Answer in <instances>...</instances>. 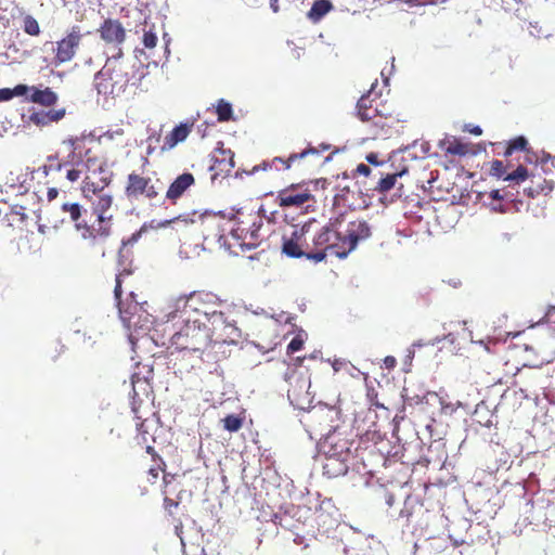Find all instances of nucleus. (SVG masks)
Returning a JSON list of instances; mask_svg holds the SVG:
<instances>
[{
    "mask_svg": "<svg viewBox=\"0 0 555 555\" xmlns=\"http://www.w3.org/2000/svg\"><path fill=\"white\" fill-rule=\"evenodd\" d=\"M287 396H288V399H291L292 401L296 399V390L295 389H288L287 390Z\"/></svg>",
    "mask_w": 555,
    "mask_h": 555,
    "instance_id": "603ef678",
    "label": "nucleus"
},
{
    "mask_svg": "<svg viewBox=\"0 0 555 555\" xmlns=\"http://www.w3.org/2000/svg\"><path fill=\"white\" fill-rule=\"evenodd\" d=\"M59 195V191L56 188H50L48 189V192H47V198L49 202H52L54 201Z\"/></svg>",
    "mask_w": 555,
    "mask_h": 555,
    "instance_id": "a18cd8bd",
    "label": "nucleus"
},
{
    "mask_svg": "<svg viewBox=\"0 0 555 555\" xmlns=\"http://www.w3.org/2000/svg\"><path fill=\"white\" fill-rule=\"evenodd\" d=\"M23 29L29 36H38L40 26L37 20L31 15H26L23 20Z\"/></svg>",
    "mask_w": 555,
    "mask_h": 555,
    "instance_id": "c85d7f7f",
    "label": "nucleus"
},
{
    "mask_svg": "<svg viewBox=\"0 0 555 555\" xmlns=\"http://www.w3.org/2000/svg\"><path fill=\"white\" fill-rule=\"evenodd\" d=\"M300 539H301L300 537L296 538V539L294 540V541H295V543H299V542H300Z\"/></svg>",
    "mask_w": 555,
    "mask_h": 555,
    "instance_id": "6e6d98bb",
    "label": "nucleus"
},
{
    "mask_svg": "<svg viewBox=\"0 0 555 555\" xmlns=\"http://www.w3.org/2000/svg\"><path fill=\"white\" fill-rule=\"evenodd\" d=\"M326 227L334 234L330 241L331 256L338 258L347 257L360 242L372 234L367 221L353 214H340L331 218Z\"/></svg>",
    "mask_w": 555,
    "mask_h": 555,
    "instance_id": "7ed1b4c3",
    "label": "nucleus"
},
{
    "mask_svg": "<svg viewBox=\"0 0 555 555\" xmlns=\"http://www.w3.org/2000/svg\"><path fill=\"white\" fill-rule=\"evenodd\" d=\"M490 197H491L492 199H496V201H500V199H502V198H503V196L501 195L500 190H492V191L490 192Z\"/></svg>",
    "mask_w": 555,
    "mask_h": 555,
    "instance_id": "09e8293b",
    "label": "nucleus"
},
{
    "mask_svg": "<svg viewBox=\"0 0 555 555\" xmlns=\"http://www.w3.org/2000/svg\"><path fill=\"white\" fill-rule=\"evenodd\" d=\"M408 170L404 168L400 171L387 172V173H374L372 181H358V183L362 184L360 191L365 195H374L377 194L384 195L390 190H392L398 181V178H401Z\"/></svg>",
    "mask_w": 555,
    "mask_h": 555,
    "instance_id": "2eb2a0df",
    "label": "nucleus"
},
{
    "mask_svg": "<svg viewBox=\"0 0 555 555\" xmlns=\"http://www.w3.org/2000/svg\"><path fill=\"white\" fill-rule=\"evenodd\" d=\"M385 362H386V364H387L388 366H393V365H395V363H396V360H395V358H393V357H387V358L385 359Z\"/></svg>",
    "mask_w": 555,
    "mask_h": 555,
    "instance_id": "3c124183",
    "label": "nucleus"
},
{
    "mask_svg": "<svg viewBox=\"0 0 555 555\" xmlns=\"http://www.w3.org/2000/svg\"><path fill=\"white\" fill-rule=\"evenodd\" d=\"M80 176H81V170L80 169H76V168H69L67 171H66V178L70 181V182H76L80 179Z\"/></svg>",
    "mask_w": 555,
    "mask_h": 555,
    "instance_id": "79ce46f5",
    "label": "nucleus"
},
{
    "mask_svg": "<svg viewBox=\"0 0 555 555\" xmlns=\"http://www.w3.org/2000/svg\"><path fill=\"white\" fill-rule=\"evenodd\" d=\"M319 185L325 189L327 180L317 179L291 183L278 192L275 203L283 210L300 209L305 212L314 211L318 201L313 192Z\"/></svg>",
    "mask_w": 555,
    "mask_h": 555,
    "instance_id": "6e6552de",
    "label": "nucleus"
},
{
    "mask_svg": "<svg viewBox=\"0 0 555 555\" xmlns=\"http://www.w3.org/2000/svg\"><path fill=\"white\" fill-rule=\"evenodd\" d=\"M92 205L93 214L96 215L98 227L105 225L112 233L111 219L108 211L113 205V196L104 191L95 192V194L85 195Z\"/></svg>",
    "mask_w": 555,
    "mask_h": 555,
    "instance_id": "dca6fc26",
    "label": "nucleus"
},
{
    "mask_svg": "<svg viewBox=\"0 0 555 555\" xmlns=\"http://www.w3.org/2000/svg\"><path fill=\"white\" fill-rule=\"evenodd\" d=\"M367 398L370 399L371 405L375 408H385L384 404L379 403L377 400V392L374 388L367 390Z\"/></svg>",
    "mask_w": 555,
    "mask_h": 555,
    "instance_id": "a19ab883",
    "label": "nucleus"
},
{
    "mask_svg": "<svg viewBox=\"0 0 555 555\" xmlns=\"http://www.w3.org/2000/svg\"><path fill=\"white\" fill-rule=\"evenodd\" d=\"M178 142L179 141H166V143L162 146V151L173 149Z\"/></svg>",
    "mask_w": 555,
    "mask_h": 555,
    "instance_id": "de8ad7c7",
    "label": "nucleus"
},
{
    "mask_svg": "<svg viewBox=\"0 0 555 555\" xmlns=\"http://www.w3.org/2000/svg\"><path fill=\"white\" fill-rule=\"evenodd\" d=\"M343 178H345V179L352 178V173L348 175L347 172H344Z\"/></svg>",
    "mask_w": 555,
    "mask_h": 555,
    "instance_id": "864d4df0",
    "label": "nucleus"
},
{
    "mask_svg": "<svg viewBox=\"0 0 555 555\" xmlns=\"http://www.w3.org/2000/svg\"><path fill=\"white\" fill-rule=\"evenodd\" d=\"M221 301L217 295L195 291L188 295H181L168 304L165 312L167 322L186 321L194 324H208L215 331L232 328L227 322L225 313L219 310Z\"/></svg>",
    "mask_w": 555,
    "mask_h": 555,
    "instance_id": "f257e3e1",
    "label": "nucleus"
},
{
    "mask_svg": "<svg viewBox=\"0 0 555 555\" xmlns=\"http://www.w3.org/2000/svg\"><path fill=\"white\" fill-rule=\"evenodd\" d=\"M183 323L181 328L171 336V346L179 351L202 352L212 341H225V337L208 324L175 321Z\"/></svg>",
    "mask_w": 555,
    "mask_h": 555,
    "instance_id": "0eeeda50",
    "label": "nucleus"
},
{
    "mask_svg": "<svg viewBox=\"0 0 555 555\" xmlns=\"http://www.w3.org/2000/svg\"><path fill=\"white\" fill-rule=\"evenodd\" d=\"M122 49L108 57L104 66L94 76V88L104 96H118L129 85V64L122 60Z\"/></svg>",
    "mask_w": 555,
    "mask_h": 555,
    "instance_id": "423d86ee",
    "label": "nucleus"
},
{
    "mask_svg": "<svg viewBox=\"0 0 555 555\" xmlns=\"http://www.w3.org/2000/svg\"><path fill=\"white\" fill-rule=\"evenodd\" d=\"M234 168V153L224 149L219 141L218 146L209 155V184L215 186L227 178Z\"/></svg>",
    "mask_w": 555,
    "mask_h": 555,
    "instance_id": "f8f14e48",
    "label": "nucleus"
},
{
    "mask_svg": "<svg viewBox=\"0 0 555 555\" xmlns=\"http://www.w3.org/2000/svg\"><path fill=\"white\" fill-rule=\"evenodd\" d=\"M131 385H132V395H131V410L134 414V417L140 421L137 423L138 437L141 439V442L146 444V453L151 454L153 459L157 456L155 449L153 446L149 444L150 440L154 441L153 434L151 433L154 423L149 418L142 420L140 415V405L141 400L139 399V390L143 392H149L150 386V377L144 376L140 377L138 373H133L131 376Z\"/></svg>",
    "mask_w": 555,
    "mask_h": 555,
    "instance_id": "1a4fd4ad",
    "label": "nucleus"
},
{
    "mask_svg": "<svg viewBox=\"0 0 555 555\" xmlns=\"http://www.w3.org/2000/svg\"><path fill=\"white\" fill-rule=\"evenodd\" d=\"M83 158L88 173L82 182V194L90 195L104 191L111 182L112 173L107 170L102 159L91 154L90 149L86 150Z\"/></svg>",
    "mask_w": 555,
    "mask_h": 555,
    "instance_id": "9d476101",
    "label": "nucleus"
},
{
    "mask_svg": "<svg viewBox=\"0 0 555 555\" xmlns=\"http://www.w3.org/2000/svg\"><path fill=\"white\" fill-rule=\"evenodd\" d=\"M333 9V4L330 0H315L307 13V16L310 21L317 23L321 18L324 17L331 10Z\"/></svg>",
    "mask_w": 555,
    "mask_h": 555,
    "instance_id": "393cba45",
    "label": "nucleus"
},
{
    "mask_svg": "<svg viewBox=\"0 0 555 555\" xmlns=\"http://www.w3.org/2000/svg\"><path fill=\"white\" fill-rule=\"evenodd\" d=\"M245 415L241 414H228L223 418H221V423L223 424V428L229 433L238 431L244 424Z\"/></svg>",
    "mask_w": 555,
    "mask_h": 555,
    "instance_id": "a878e982",
    "label": "nucleus"
},
{
    "mask_svg": "<svg viewBox=\"0 0 555 555\" xmlns=\"http://www.w3.org/2000/svg\"><path fill=\"white\" fill-rule=\"evenodd\" d=\"M178 506H179V501H175L168 496H165L164 508L168 514L172 515L173 508H177Z\"/></svg>",
    "mask_w": 555,
    "mask_h": 555,
    "instance_id": "ea45409f",
    "label": "nucleus"
},
{
    "mask_svg": "<svg viewBox=\"0 0 555 555\" xmlns=\"http://www.w3.org/2000/svg\"><path fill=\"white\" fill-rule=\"evenodd\" d=\"M284 379L292 385V380L296 379L297 384H300V388L307 387V380L299 376L296 369H288L284 374Z\"/></svg>",
    "mask_w": 555,
    "mask_h": 555,
    "instance_id": "473e14b6",
    "label": "nucleus"
},
{
    "mask_svg": "<svg viewBox=\"0 0 555 555\" xmlns=\"http://www.w3.org/2000/svg\"><path fill=\"white\" fill-rule=\"evenodd\" d=\"M29 92V87L26 85H16L14 88L0 89V103L11 101L14 96L26 95Z\"/></svg>",
    "mask_w": 555,
    "mask_h": 555,
    "instance_id": "bb28decb",
    "label": "nucleus"
},
{
    "mask_svg": "<svg viewBox=\"0 0 555 555\" xmlns=\"http://www.w3.org/2000/svg\"><path fill=\"white\" fill-rule=\"evenodd\" d=\"M440 147L450 162L476 155L482 147L462 141H440Z\"/></svg>",
    "mask_w": 555,
    "mask_h": 555,
    "instance_id": "a211bd4d",
    "label": "nucleus"
},
{
    "mask_svg": "<svg viewBox=\"0 0 555 555\" xmlns=\"http://www.w3.org/2000/svg\"><path fill=\"white\" fill-rule=\"evenodd\" d=\"M545 320L547 323L555 325V306H552L547 309L545 313Z\"/></svg>",
    "mask_w": 555,
    "mask_h": 555,
    "instance_id": "37998d69",
    "label": "nucleus"
},
{
    "mask_svg": "<svg viewBox=\"0 0 555 555\" xmlns=\"http://www.w3.org/2000/svg\"><path fill=\"white\" fill-rule=\"evenodd\" d=\"M127 198L138 201L140 197L154 199L158 196V188L152 182V179L137 172H131L127 178L125 186Z\"/></svg>",
    "mask_w": 555,
    "mask_h": 555,
    "instance_id": "4468645a",
    "label": "nucleus"
},
{
    "mask_svg": "<svg viewBox=\"0 0 555 555\" xmlns=\"http://www.w3.org/2000/svg\"><path fill=\"white\" fill-rule=\"evenodd\" d=\"M66 114L65 108L52 109L41 115L38 122L48 124L61 120Z\"/></svg>",
    "mask_w": 555,
    "mask_h": 555,
    "instance_id": "c756f323",
    "label": "nucleus"
},
{
    "mask_svg": "<svg viewBox=\"0 0 555 555\" xmlns=\"http://www.w3.org/2000/svg\"><path fill=\"white\" fill-rule=\"evenodd\" d=\"M157 36L153 29L145 30L143 34L142 42L145 48L153 49L157 44Z\"/></svg>",
    "mask_w": 555,
    "mask_h": 555,
    "instance_id": "72a5a7b5",
    "label": "nucleus"
},
{
    "mask_svg": "<svg viewBox=\"0 0 555 555\" xmlns=\"http://www.w3.org/2000/svg\"><path fill=\"white\" fill-rule=\"evenodd\" d=\"M26 210L27 207L22 204H14L11 207V214L18 216L20 221H25L28 218Z\"/></svg>",
    "mask_w": 555,
    "mask_h": 555,
    "instance_id": "e433bc0d",
    "label": "nucleus"
},
{
    "mask_svg": "<svg viewBox=\"0 0 555 555\" xmlns=\"http://www.w3.org/2000/svg\"><path fill=\"white\" fill-rule=\"evenodd\" d=\"M515 151L524 153V160L529 164H544L547 162V158L550 157V155L543 151L541 153H538L529 149L528 141H511L504 154L506 156H509Z\"/></svg>",
    "mask_w": 555,
    "mask_h": 555,
    "instance_id": "412c9836",
    "label": "nucleus"
},
{
    "mask_svg": "<svg viewBox=\"0 0 555 555\" xmlns=\"http://www.w3.org/2000/svg\"><path fill=\"white\" fill-rule=\"evenodd\" d=\"M357 175L363 176V181H372L373 179L372 169L365 164L358 165L357 168L352 171V178H356Z\"/></svg>",
    "mask_w": 555,
    "mask_h": 555,
    "instance_id": "f704fd0d",
    "label": "nucleus"
},
{
    "mask_svg": "<svg viewBox=\"0 0 555 555\" xmlns=\"http://www.w3.org/2000/svg\"><path fill=\"white\" fill-rule=\"evenodd\" d=\"M376 87L377 79L372 83L369 92L362 95L357 103L358 116L363 121L373 120L376 118V113L374 112L377 102V92L375 90Z\"/></svg>",
    "mask_w": 555,
    "mask_h": 555,
    "instance_id": "aec40b11",
    "label": "nucleus"
},
{
    "mask_svg": "<svg viewBox=\"0 0 555 555\" xmlns=\"http://www.w3.org/2000/svg\"><path fill=\"white\" fill-rule=\"evenodd\" d=\"M315 220L305 222L302 225H294L289 235L283 236L282 250L292 258L306 257L320 262L331 255V237L328 228L323 225L314 229Z\"/></svg>",
    "mask_w": 555,
    "mask_h": 555,
    "instance_id": "f03ea898",
    "label": "nucleus"
},
{
    "mask_svg": "<svg viewBox=\"0 0 555 555\" xmlns=\"http://www.w3.org/2000/svg\"><path fill=\"white\" fill-rule=\"evenodd\" d=\"M339 149L333 147L328 143L321 142L318 146L307 144L305 147L292 150L284 156H276L272 159L262 160L259 165H255L250 170L246 171L247 175H255L259 171L269 170H289L293 167H310L317 165H324L333 158V155L338 153Z\"/></svg>",
    "mask_w": 555,
    "mask_h": 555,
    "instance_id": "20e7f679",
    "label": "nucleus"
},
{
    "mask_svg": "<svg viewBox=\"0 0 555 555\" xmlns=\"http://www.w3.org/2000/svg\"><path fill=\"white\" fill-rule=\"evenodd\" d=\"M208 112H212L217 115V119L220 122L233 120V108L231 103L225 101L224 99H219L215 106L209 107Z\"/></svg>",
    "mask_w": 555,
    "mask_h": 555,
    "instance_id": "b1692460",
    "label": "nucleus"
},
{
    "mask_svg": "<svg viewBox=\"0 0 555 555\" xmlns=\"http://www.w3.org/2000/svg\"><path fill=\"white\" fill-rule=\"evenodd\" d=\"M144 229H140L139 231L132 233L128 238L122 240L121 246L118 250L117 255V266L118 273L116 274V284L114 288V297L117 302V307L119 310L120 318L124 321H131V318L137 314L141 309L142 305L137 300L133 292L129 294V298L126 300L121 299V285L124 279L133 273V245L140 240Z\"/></svg>",
    "mask_w": 555,
    "mask_h": 555,
    "instance_id": "39448f33",
    "label": "nucleus"
},
{
    "mask_svg": "<svg viewBox=\"0 0 555 555\" xmlns=\"http://www.w3.org/2000/svg\"><path fill=\"white\" fill-rule=\"evenodd\" d=\"M62 211L69 214V218L75 223L76 230L89 246L94 247L100 245L109 237L107 227L89 225L85 220H81L82 207L78 203H64L62 205Z\"/></svg>",
    "mask_w": 555,
    "mask_h": 555,
    "instance_id": "9b49d317",
    "label": "nucleus"
},
{
    "mask_svg": "<svg viewBox=\"0 0 555 555\" xmlns=\"http://www.w3.org/2000/svg\"><path fill=\"white\" fill-rule=\"evenodd\" d=\"M528 177V170L522 165H519L513 172L508 173L504 180L522 182Z\"/></svg>",
    "mask_w": 555,
    "mask_h": 555,
    "instance_id": "2f4dec72",
    "label": "nucleus"
},
{
    "mask_svg": "<svg viewBox=\"0 0 555 555\" xmlns=\"http://www.w3.org/2000/svg\"><path fill=\"white\" fill-rule=\"evenodd\" d=\"M462 131L463 132H467L469 134H473L475 137H479L482 134V129L477 126V125H473V124H465L462 126Z\"/></svg>",
    "mask_w": 555,
    "mask_h": 555,
    "instance_id": "58836bf2",
    "label": "nucleus"
},
{
    "mask_svg": "<svg viewBox=\"0 0 555 555\" xmlns=\"http://www.w3.org/2000/svg\"><path fill=\"white\" fill-rule=\"evenodd\" d=\"M195 184V178L190 172L179 175L169 185L166 192V198L171 204L177 202L185 194V192Z\"/></svg>",
    "mask_w": 555,
    "mask_h": 555,
    "instance_id": "6ab92c4d",
    "label": "nucleus"
},
{
    "mask_svg": "<svg viewBox=\"0 0 555 555\" xmlns=\"http://www.w3.org/2000/svg\"><path fill=\"white\" fill-rule=\"evenodd\" d=\"M163 480L167 485L169 482L168 475H164Z\"/></svg>",
    "mask_w": 555,
    "mask_h": 555,
    "instance_id": "5fc2aeb1",
    "label": "nucleus"
},
{
    "mask_svg": "<svg viewBox=\"0 0 555 555\" xmlns=\"http://www.w3.org/2000/svg\"><path fill=\"white\" fill-rule=\"evenodd\" d=\"M302 347H304V339H302L301 335H296L289 341V344L287 346V352L288 353H294V352L299 351L300 349H302Z\"/></svg>",
    "mask_w": 555,
    "mask_h": 555,
    "instance_id": "c9c22d12",
    "label": "nucleus"
},
{
    "mask_svg": "<svg viewBox=\"0 0 555 555\" xmlns=\"http://www.w3.org/2000/svg\"><path fill=\"white\" fill-rule=\"evenodd\" d=\"M491 172L496 177H502L505 175L506 169L504 164L501 160H494L491 165Z\"/></svg>",
    "mask_w": 555,
    "mask_h": 555,
    "instance_id": "4c0bfd02",
    "label": "nucleus"
},
{
    "mask_svg": "<svg viewBox=\"0 0 555 555\" xmlns=\"http://www.w3.org/2000/svg\"><path fill=\"white\" fill-rule=\"evenodd\" d=\"M515 139H519V140H522L525 139L522 135H519V137H516Z\"/></svg>",
    "mask_w": 555,
    "mask_h": 555,
    "instance_id": "4d7b16f0",
    "label": "nucleus"
},
{
    "mask_svg": "<svg viewBox=\"0 0 555 555\" xmlns=\"http://www.w3.org/2000/svg\"><path fill=\"white\" fill-rule=\"evenodd\" d=\"M377 154L375 153H370L366 155V160L370 163V164H373V165H379L380 163L378 162L377 159Z\"/></svg>",
    "mask_w": 555,
    "mask_h": 555,
    "instance_id": "49530a36",
    "label": "nucleus"
},
{
    "mask_svg": "<svg viewBox=\"0 0 555 555\" xmlns=\"http://www.w3.org/2000/svg\"><path fill=\"white\" fill-rule=\"evenodd\" d=\"M31 92L28 101L41 106L50 107L56 104L59 95L49 87L39 89L35 86L29 87Z\"/></svg>",
    "mask_w": 555,
    "mask_h": 555,
    "instance_id": "4be33fe9",
    "label": "nucleus"
},
{
    "mask_svg": "<svg viewBox=\"0 0 555 555\" xmlns=\"http://www.w3.org/2000/svg\"><path fill=\"white\" fill-rule=\"evenodd\" d=\"M98 31L105 43L113 44L117 50L121 49L120 46L126 40V29L119 20L105 18Z\"/></svg>",
    "mask_w": 555,
    "mask_h": 555,
    "instance_id": "f3484780",
    "label": "nucleus"
},
{
    "mask_svg": "<svg viewBox=\"0 0 555 555\" xmlns=\"http://www.w3.org/2000/svg\"><path fill=\"white\" fill-rule=\"evenodd\" d=\"M270 8L274 13H278L280 11L278 0H270Z\"/></svg>",
    "mask_w": 555,
    "mask_h": 555,
    "instance_id": "8fccbe9b",
    "label": "nucleus"
},
{
    "mask_svg": "<svg viewBox=\"0 0 555 555\" xmlns=\"http://www.w3.org/2000/svg\"><path fill=\"white\" fill-rule=\"evenodd\" d=\"M194 127V120H188L176 126L166 139H186Z\"/></svg>",
    "mask_w": 555,
    "mask_h": 555,
    "instance_id": "cd10ccee",
    "label": "nucleus"
},
{
    "mask_svg": "<svg viewBox=\"0 0 555 555\" xmlns=\"http://www.w3.org/2000/svg\"><path fill=\"white\" fill-rule=\"evenodd\" d=\"M83 34L78 25L73 26L65 37L56 41L52 64L57 67L64 63L70 62L80 46Z\"/></svg>",
    "mask_w": 555,
    "mask_h": 555,
    "instance_id": "ddd939ff",
    "label": "nucleus"
},
{
    "mask_svg": "<svg viewBox=\"0 0 555 555\" xmlns=\"http://www.w3.org/2000/svg\"><path fill=\"white\" fill-rule=\"evenodd\" d=\"M389 95V91L387 92ZM376 117H382L385 119H395V104L391 99L388 96H383L382 93L377 92V102L375 105Z\"/></svg>",
    "mask_w": 555,
    "mask_h": 555,
    "instance_id": "5701e85b",
    "label": "nucleus"
},
{
    "mask_svg": "<svg viewBox=\"0 0 555 555\" xmlns=\"http://www.w3.org/2000/svg\"><path fill=\"white\" fill-rule=\"evenodd\" d=\"M160 470H164V468H162L159 466L158 467H152V468L149 469V475L152 477V481L153 482L156 481V479L158 478Z\"/></svg>",
    "mask_w": 555,
    "mask_h": 555,
    "instance_id": "c03bdc74",
    "label": "nucleus"
},
{
    "mask_svg": "<svg viewBox=\"0 0 555 555\" xmlns=\"http://www.w3.org/2000/svg\"><path fill=\"white\" fill-rule=\"evenodd\" d=\"M420 143V149H421V154H417V153H409V155L413 158H425L428 154V151H429V144H428V141H417V140H414L412 142L411 145H408L405 147V151H410V150H414L417 147Z\"/></svg>",
    "mask_w": 555,
    "mask_h": 555,
    "instance_id": "7c9ffc66",
    "label": "nucleus"
}]
</instances>
